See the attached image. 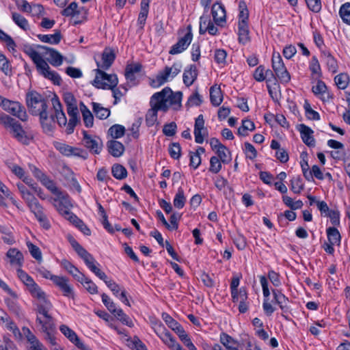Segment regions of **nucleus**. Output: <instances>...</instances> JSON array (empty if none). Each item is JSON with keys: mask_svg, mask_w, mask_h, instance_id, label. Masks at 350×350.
<instances>
[{"mask_svg": "<svg viewBox=\"0 0 350 350\" xmlns=\"http://www.w3.org/2000/svg\"><path fill=\"white\" fill-rule=\"evenodd\" d=\"M198 76V72L195 66H189L183 72V82L187 86L191 85Z\"/></svg>", "mask_w": 350, "mask_h": 350, "instance_id": "31", "label": "nucleus"}, {"mask_svg": "<svg viewBox=\"0 0 350 350\" xmlns=\"http://www.w3.org/2000/svg\"><path fill=\"white\" fill-rule=\"evenodd\" d=\"M275 301L280 306L281 309L287 308L288 298L279 290H272Z\"/></svg>", "mask_w": 350, "mask_h": 350, "instance_id": "41", "label": "nucleus"}, {"mask_svg": "<svg viewBox=\"0 0 350 350\" xmlns=\"http://www.w3.org/2000/svg\"><path fill=\"white\" fill-rule=\"evenodd\" d=\"M185 202L186 197L185 196L184 191L181 187H179L174 198V206L176 208L180 209L185 206Z\"/></svg>", "mask_w": 350, "mask_h": 350, "instance_id": "44", "label": "nucleus"}, {"mask_svg": "<svg viewBox=\"0 0 350 350\" xmlns=\"http://www.w3.org/2000/svg\"><path fill=\"white\" fill-rule=\"evenodd\" d=\"M255 129V125L253 122L250 120H243L241 126L238 129L237 134L239 136L245 137L248 135L249 131Z\"/></svg>", "mask_w": 350, "mask_h": 350, "instance_id": "37", "label": "nucleus"}, {"mask_svg": "<svg viewBox=\"0 0 350 350\" xmlns=\"http://www.w3.org/2000/svg\"><path fill=\"white\" fill-rule=\"evenodd\" d=\"M238 36L239 43L245 45L250 41L247 23H238Z\"/></svg>", "mask_w": 350, "mask_h": 350, "instance_id": "32", "label": "nucleus"}, {"mask_svg": "<svg viewBox=\"0 0 350 350\" xmlns=\"http://www.w3.org/2000/svg\"><path fill=\"white\" fill-rule=\"evenodd\" d=\"M219 340L227 350H243L241 344L226 333L220 334Z\"/></svg>", "mask_w": 350, "mask_h": 350, "instance_id": "27", "label": "nucleus"}, {"mask_svg": "<svg viewBox=\"0 0 350 350\" xmlns=\"http://www.w3.org/2000/svg\"><path fill=\"white\" fill-rule=\"evenodd\" d=\"M36 216L37 219L39 221L40 224L45 229H49L50 228V223L43 211V208L41 205L37 206L33 210L31 211Z\"/></svg>", "mask_w": 350, "mask_h": 350, "instance_id": "35", "label": "nucleus"}, {"mask_svg": "<svg viewBox=\"0 0 350 350\" xmlns=\"http://www.w3.org/2000/svg\"><path fill=\"white\" fill-rule=\"evenodd\" d=\"M51 103L54 115L49 116L46 111L39 115L42 129L46 133H50L53 131L55 123V118L57 119V122L60 126H68L67 119L63 111L62 105L56 96L51 98Z\"/></svg>", "mask_w": 350, "mask_h": 350, "instance_id": "5", "label": "nucleus"}, {"mask_svg": "<svg viewBox=\"0 0 350 350\" xmlns=\"http://www.w3.org/2000/svg\"><path fill=\"white\" fill-rule=\"evenodd\" d=\"M342 20L350 25V3L343 4L339 11Z\"/></svg>", "mask_w": 350, "mask_h": 350, "instance_id": "54", "label": "nucleus"}, {"mask_svg": "<svg viewBox=\"0 0 350 350\" xmlns=\"http://www.w3.org/2000/svg\"><path fill=\"white\" fill-rule=\"evenodd\" d=\"M204 148L200 147L198 148L196 152H190V165L192 166L194 169L198 167V166L201 163V158L200 154L204 152Z\"/></svg>", "mask_w": 350, "mask_h": 350, "instance_id": "42", "label": "nucleus"}, {"mask_svg": "<svg viewBox=\"0 0 350 350\" xmlns=\"http://www.w3.org/2000/svg\"><path fill=\"white\" fill-rule=\"evenodd\" d=\"M269 72H271L270 70H265L263 66H258L254 72L253 77L258 82L263 81Z\"/></svg>", "mask_w": 350, "mask_h": 350, "instance_id": "51", "label": "nucleus"}, {"mask_svg": "<svg viewBox=\"0 0 350 350\" xmlns=\"http://www.w3.org/2000/svg\"><path fill=\"white\" fill-rule=\"evenodd\" d=\"M244 146L247 158L251 160L254 159L257 157V151L254 146L249 142H245Z\"/></svg>", "mask_w": 350, "mask_h": 350, "instance_id": "64", "label": "nucleus"}, {"mask_svg": "<svg viewBox=\"0 0 350 350\" xmlns=\"http://www.w3.org/2000/svg\"><path fill=\"white\" fill-rule=\"evenodd\" d=\"M92 107L96 116L99 119H106L110 115V111L107 108L101 106L99 103H92Z\"/></svg>", "mask_w": 350, "mask_h": 350, "instance_id": "39", "label": "nucleus"}, {"mask_svg": "<svg viewBox=\"0 0 350 350\" xmlns=\"http://www.w3.org/2000/svg\"><path fill=\"white\" fill-rule=\"evenodd\" d=\"M83 120L86 127L90 128L94 124V117L91 111L83 103L81 104Z\"/></svg>", "mask_w": 350, "mask_h": 350, "instance_id": "38", "label": "nucleus"}, {"mask_svg": "<svg viewBox=\"0 0 350 350\" xmlns=\"http://www.w3.org/2000/svg\"><path fill=\"white\" fill-rule=\"evenodd\" d=\"M102 301L105 307L108 309L110 312H115L116 307V304L110 299V297L106 294L103 293L101 295Z\"/></svg>", "mask_w": 350, "mask_h": 350, "instance_id": "62", "label": "nucleus"}, {"mask_svg": "<svg viewBox=\"0 0 350 350\" xmlns=\"http://www.w3.org/2000/svg\"><path fill=\"white\" fill-rule=\"evenodd\" d=\"M12 20L21 29L27 30L29 29V23L27 20L18 13H12Z\"/></svg>", "mask_w": 350, "mask_h": 350, "instance_id": "52", "label": "nucleus"}, {"mask_svg": "<svg viewBox=\"0 0 350 350\" xmlns=\"http://www.w3.org/2000/svg\"><path fill=\"white\" fill-rule=\"evenodd\" d=\"M216 153L219 159L224 163H227L230 161V154L228 149L225 146H221L219 149L216 150Z\"/></svg>", "mask_w": 350, "mask_h": 350, "instance_id": "50", "label": "nucleus"}, {"mask_svg": "<svg viewBox=\"0 0 350 350\" xmlns=\"http://www.w3.org/2000/svg\"><path fill=\"white\" fill-rule=\"evenodd\" d=\"M82 143L92 153L98 154L103 149V142L100 137L89 134L83 131Z\"/></svg>", "mask_w": 350, "mask_h": 350, "instance_id": "14", "label": "nucleus"}, {"mask_svg": "<svg viewBox=\"0 0 350 350\" xmlns=\"http://www.w3.org/2000/svg\"><path fill=\"white\" fill-rule=\"evenodd\" d=\"M183 68V65L180 62H174L171 66H165V68L160 71L156 78L151 82V85L154 88H158L166 82L172 80L178 75Z\"/></svg>", "mask_w": 350, "mask_h": 350, "instance_id": "6", "label": "nucleus"}, {"mask_svg": "<svg viewBox=\"0 0 350 350\" xmlns=\"http://www.w3.org/2000/svg\"><path fill=\"white\" fill-rule=\"evenodd\" d=\"M334 81L338 88L344 90L349 85V77L346 73H340L335 77Z\"/></svg>", "mask_w": 350, "mask_h": 350, "instance_id": "48", "label": "nucleus"}, {"mask_svg": "<svg viewBox=\"0 0 350 350\" xmlns=\"http://www.w3.org/2000/svg\"><path fill=\"white\" fill-rule=\"evenodd\" d=\"M64 100L67 107V113L70 116V120L67 126V133L70 134L73 132L79 115L77 107V101L72 94L65 92L64 94Z\"/></svg>", "mask_w": 350, "mask_h": 350, "instance_id": "8", "label": "nucleus"}, {"mask_svg": "<svg viewBox=\"0 0 350 350\" xmlns=\"http://www.w3.org/2000/svg\"><path fill=\"white\" fill-rule=\"evenodd\" d=\"M57 197L53 199V205L58 211V212L66 216L68 219L69 217L72 214L70 212V209L72 207V204L68 196V195L60 192L57 193Z\"/></svg>", "mask_w": 350, "mask_h": 350, "instance_id": "13", "label": "nucleus"}, {"mask_svg": "<svg viewBox=\"0 0 350 350\" xmlns=\"http://www.w3.org/2000/svg\"><path fill=\"white\" fill-rule=\"evenodd\" d=\"M188 29L189 31L184 35V36L180 38L178 42L172 46L170 50V54H179L186 50L189 45L191 44L193 38V34L189 27Z\"/></svg>", "mask_w": 350, "mask_h": 350, "instance_id": "15", "label": "nucleus"}, {"mask_svg": "<svg viewBox=\"0 0 350 350\" xmlns=\"http://www.w3.org/2000/svg\"><path fill=\"white\" fill-rule=\"evenodd\" d=\"M61 265L77 281H82V280L84 278V275L81 273L79 269L68 260H62Z\"/></svg>", "mask_w": 350, "mask_h": 350, "instance_id": "30", "label": "nucleus"}, {"mask_svg": "<svg viewBox=\"0 0 350 350\" xmlns=\"http://www.w3.org/2000/svg\"><path fill=\"white\" fill-rule=\"evenodd\" d=\"M212 14L217 25H221L226 21V10L221 4L215 3L213 5Z\"/></svg>", "mask_w": 350, "mask_h": 350, "instance_id": "28", "label": "nucleus"}, {"mask_svg": "<svg viewBox=\"0 0 350 350\" xmlns=\"http://www.w3.org/2000/svg\"><path fill=\"white\" fill-rule=\"evenodd\" d=\"M271 63L272 68L280 81L282 83H288L291 80V75L286 70L282 57L279 53H273Z\"/></svg>", "mask_w": 350, "mask_h": 350, "instance_id": "11", "label": "nucleus"}, {"mask_svg": "<svg viewBox=\"0 0 350 350\" xmlns=\"http://www.w3.org/2000/svg\"><path fill=\"white\" fill-rule=\"evenodd\" d=\"M10 129L12 135L24 144H28L32 139V135L24 131L21 125L16 121L14 122Z\"/></svg>", "mask_w": 350, "mask_h": 350, "instance_id": "17", "label": "nucleus"}, {"mask_svg": "<svg viewBox=\"0 0 350 350\" xmlns=\"http://www.w3.org/2000/svg\"><path fill=\"white\" fill-rule=\"evenodd\" d=\"M8 167L10 169V170L18 178L23 180V181L31 187L33 186V180L28 176L26 175V173L23 168H22L21 166L18 165L16 163L8 162L7 163Z\"/></svg>", "mask_w": 350, "mask_h": 350, "instance_id": "24", "label": "nucleus"}, {"mask_svg": "<svg viewBox=\"0 0 350 350\" xmlns=\"http://www.w3.org/2000/svg\"><path fill=\"white\" fill-rule=\"evenodd\" d=\"M86 290L91 294H96L98 292L96 285L90 279L84 275V278L82 281H79Z\"/></svg>", "mask_w": 350, "mask_h": 350, "instance_id": "57", "label": "nucleus"}, {"mask_svg": "<svg viewBox=\"0 0 350 350\" xmlns=\"http://www.w3.org/2000/svg\"><path fill=\"white\" fill-rule=\"evenodd\" d=\"M95 78L92 85L97 88L109 90V88H116L118 83V79L116 75H108L103 70L96 69Z\"/></svg>", "mask_w": 350, "mask_h": 350, "instance_id": "10", "label": "nucleus"}, {"mask_svg": "<svg viewBox=\"0 0 350 350\" xmlns=\"http://www.w3.org/2000/svg\"><path fill=\"white\" fill-rule=\"evenodd\" d=\"M115 59V54L110 49H106L103 52L100 59H96L97 69L107 70Z\"/></svg>", "mask_w": 350, "mask_h": 350, "instance_id": "21", "label": "nucleus"}, {"mask_svg": "<svg viewBox=\"0 0 350 350\" xmlns=\"http://www.w3.org/2000/svg\"><path fill=\"white\" fill-rule=\"evenodd\" d=\"M17 276L26 286L31 296L37 299L38 301L44 300L47 297L42 289L36 283L33 278L25 271L21 269H17Z\"/></svg>", "mask_w": 350, "mask_h": 350, "instance_id": "7", "label": "nucleus"}, {"mask_svg": "<svg viewBox=\"0 0 350 350\" xmlns=\"http://www.w3.org/2000/svg\"><path fill=\"white\" fill-rule=\"evenodd\" d=\"M181 148L178 143H172L169 146V153L174 159H178L180 157Z\"/></svg>", "mask_w": 350, "mask_h": 350, "instance_id": "60", "label": "nucleus"}, {"mask_svg": "<svg viewBox=\"0 0 350 350\" xmlns=\"http://www.w3.org/2000/svg\"><path fill=\"white\" fill-rule=\"evenodd\" d=\"M4 110L17 117L23 122L27 120V114L26 111L18 102L9 100L8 102H6V105L4 108Z\"/></svg>", "mask_w": 350, "mask_h": 350, "instance_id": "18", "label": "nucleus"}, {"mask_svg": "<svg viewBox=\"0 0 350 350\" xmlns=\"http://www.w3.org/2000/svg\"><path fill=\"white\" fill-rule=\"evenodd\" d=\"M18 189L21 193L22 198L26 202L27 206L31 211L39 206V204L37 199L27 189V188L22 183H17L16 185Z\"/></svg>", "mask_w": 350, "mask_h": 350, "instance_id": "19", "label": "nucleus"}, {"mask_svg": "<svg viewBox=\"0 0 350 350\" xmlns=\"http://www.w3.org/2000/svg\"><path fill=\"white\" fill-rule=\"evenodd\" d=\"M248 10L244 2L239 3V23H247L248 20Z\"/></svg>", "mask_w": 350, "mask_h": 350, "instance_id": "56", "label": "nucleus"}, {"mask_svg": "<svg viewBox=\"0 0 350 350\" xmlns=\"http://www.w3.org/2000/svg\"><path fill=\"white\" fill-rule=\"evenodd\" d=\"M322 60L326 64L329 72L335 73L338 71V66L336 59L327 51H323L321 53Z\"/></svg>", "mask_w": 350, "mask_h": 350, "instance_id": "29", "label": "nucleus"}, {"mask_svg": "<svg viewBox=\"0 0 350 350\" xmlns=\"http://www.w3.org/2000/svg\"><path fill=\"white\" fill-rule=\"evenodd\" d=\"M24 52L32 59L36 64L38 72L45 78L50 79L54 84L59 85L61 83V77L55 71L51 70L49 64L42 58L43 50L36 48L30 45H25Z\"/></svg>", "mask_w": 350, "mask_h": 350, "instance_id": "4", "label": "nucleus"}, {"mask_svg": "<svg viewBox=\"0 0 350 350\" xmlns=\"http://www.w3.org/2000/svg\"><path fill=\"white\" fill-rule=\"evenodd\" d=\"M291 189L295 193H299L304 189V185L299 177H293L291 180Z\"/></svg>", "mask_w": 350, "mask_h": 350, "instance_id": "58", "label": "nucleus"}, {"mask_svg": "<svg viewBox=\"0 0 350 350\" xmlns=\"http://www.w3.org/2000/svg\"><path fill=\"white\" fill-rule=\"evenodd\" d=\"M221 161L217 157H212L210 159L209 170L214 173H218L221 169Z\"/></svg>", "mask_w": 350, "mask_h": 350, "instance_id": "59", "label": "nucleus"}, {"mask_svg": "<svg viewBox=\"0 0 350 350\" xmlns=\"http://www.w3.org/2000/svg\"><path fill=\"white\" fill-rule=\"evenodd\" d=\"M0 40L5 43L9 51H14L15 47V43L12 38L0 30Z\"/></svg>", "mask_w": 350, "mask_h": 350, "instance_id": "61", "label": "nucleus"}, {"mask_svg": "<svg viewBox=\"0 0 350 350\" xmlns=\"http://www.w3.org/2000/svg\"><path fill=\"white\" fill-rule=\"evenodd\" d=\"M27 247L31 256L38 262L42 261V254L40 249L30 241L27 242Z\"/></svg>", "mask_w": 350, "mask_h": 350, "instance_id": "49", "label": "nucleus"}, {"mask_svg": "<svg viewBox=\"0 0 350 350\" xmlns=\"http://www.w3.org/2000/svg\"><path fill=\"white\" fill-rule=\"evenodd\" d=\"M107 148L109 152L115 157H120L124 151L122 144L116 140L108 142Z\"/></svg>", "mask_w": 350, "mask_h": 350, "instance_id": "33", "label": "nucleus"}, {"mask_svg": "<svg viewBox=\"0 0 350 350\" xmlns=\"http://www.w3.org/2000/svg\"><path fill=\"white\" fill-rule=\"evenodd\" d=\"M112 314L123 324H125L129 327L133 326V323L131 319L123 312L121 308H117L115 312H112Z\"/></svg>", "mask_w": 350, "mask_h": 350, "instance_id": "47", "label": "nucleus"}, {"mask_svg": "<svg viewBox=\"0 0 350 350\" xmlns=\"http://www.w3.org/2000/svg\"><path fill=\"white\" fill-rule=\"evenodd\" d=\"M232 301L239 303L247 301V293L244 288H241L235 294H232Z\"/></svg>", "mask_w": 350, "mask_h": 350, "instance_id": "55", "label": "nucleus"}, {"mask_svg": "<svg viewBox=\"0 0 350 350\" xmlns=\"http://www.w3.org/2000/svg\"><path fill=\"white\" fill-rule=\"evenodd\" d=\"M183 94L180 92H173L170 88L154 93L150 98L151 108L146 116L148 126H152L157 120L158 111L165 112L170 107L178 109L180 107Z\"/></svg>", "mask_w": 350, "mask_h": 350, "instance_id": "1", "label": "nucleus"}, {"mask_svg": "<svg viewBox=\"0 0 350 350\" xmlns=\"http://www.w3.org/2000/svg\"><path fill=\"white\" fill-rule=\"evenodd\" d=\"M309 69L312 75L317 77H321L322 75L321 66L316 56H313L309 63Z\"/></svg>", "mask_w": 350, "mask_h": 350, "instance_id": "45", "label": "nucleus"}, {"mask_svg": "<svg viewBox=\"0 0 350 350\" xmlns=\"http://www.w3.org/2000/svg\"><path fill=\"white\" fill-rule=\"evenodd\" d=\"M109 132L113 138L117 139L124 135L125 128L120 124H115L109 128Z\"/></svg>", "mask_w": 350, "mask_h": 350, "instance_id": "53", "label": "nucleus"}, {"mask_svg": "<svg viewBox=\"0 0 350 350\" xmlns=\"http://www.w3.org/2000/svg\"><path fill=\"white\" fill-rule=\"evenodd\" d=\"M27 105L29 112L34 116H39L47 109L44 98L36 92H31L27 95Z\"/></svg>", "mask_w": 350, "mask_h": 350, "instance_id": "9", "label": "nucleus"}, {"mask_svg": "<svg viewBox=\"0 0 350 350\" xmlns=\"http://www.w3.org/2000/svg\"><path fill=\"white\" fill-rule=\"evenodd\" d=\"M61 332L72 343H74L79 349L81 350H87L86 346L82 342L76 333L66 325H62L59 327Z\"/></svg>", "mask_w": 350, "mask_h": 350, "instance_id": "22", "label": "nucleus"}, {"mask_svg": "<svg viewBox=\"0 0 350 350\" xmlns=\"http://www.w3.org/2000/svg\"><path fill=\"white\" fill-rule=\"evenodd\" d=\"M202 101V100L201 96L197 92H196L191 94L189 97L187 102V105L189 107L198 106L200 105Z\"/></svg>", "mask_w": 350, "mask_h": 350, "instance_id": "63", "label": "nucleus"}, {"mask_svg": "<svg viewBox=\"0 0 350 350\" xmlns=\"http://www.w3.org/2000/svg\"><path fill=\"white\" fill-rule=\"evenodd\" d=\"M6 258L10 264L20 269L24 262V257L22 252L17 248L12 247L8 250L6 253Z\"/></svg>", "mask_w": 350, "mask_h": 350, "instance_id": "23", "label": "nucleus"}, {"mask_svg": "<svg viewBox=\"0 0 350 350\" xmlns=\"http://www.w3.org/2000/svg\"><path fill=\"white\" fill-rule=\"evenodd\" d=\"M54 278L53 283L62 295L68 299H74L75 297V289L70 280L67 277L61 275H57Z\"/></svg>", "mask_w": 350, "mask_h": 350, "instance_id": "12", "label": "nucleus"}, {"mask_svg": "<svg viewBox=\"0 0 350 350\" xmlns=\"http://www.w3.org/2000/svg\"><path fill=\"white\" fill-rule=\"evenodd\" d=\"M210 98L213 105L219 106L221 104L223 97L219 86L213 85L210 88Z\"/></svg>", "mask_w": 350, "mask_h": 350, "instance_id": "36", "label": "nucleus"}, {"mask_svg": "<svg viewBox=\"0 0 350 350\" xmlns=\"http://www.w3.org/2000/svg\"><path fill=\"white\" fill-rule=\"evenodd\" d=\"M327 235L329 242L332 245H338L340 242V235L338 230L334 228L330 227L327 229Z\"/></svg>", "mask_w": 350, "mask_h": 350, "instance_id": "43", "label": "nucleus"}, {"mask_svg": "<svg viewBox=\"0 0 350 350\" xmlns=\"http://www.w3.org/2000/svg\"><path fill=\"white\" fill-rule=\"evenodd\" d=\"M37 37L41 42L51 44H57L62 39L61 33L58 30H55L53 34H38Z\"/></svg>", "mask_w": 350, "mask_h": 350, "instance_id": "34", "label": "nucleus"}, {"mask_svg": "<svg viewBox=\"0 0 350 350\" xmlns=\"http://www.w3.org/2000/svg\"><path fill=\"white\" fill-rule=\"evenodd\" d=\"M206 31L209 34L215 36L217 33L218 29L212 22L210 16L204 14L200 18L199 33L204 34Z\"/></svg>", "mask_w": 350, "mask_h": 350, "instance_id": "20", "label": "nucleus"}, {"mask_svg": "<svg viewBox=\"0 0 350 350\" xmlns=\"http://www.w3.org/2000/svg\"><path fill=\"white\" fill-rule=\"evenodd\" d=\"M70 243L78 255L84 260L85 265L100 280H103L108 288L113 292V295L118 297L122 302L126 306H130L125 290L122 288L113 280L108 278L107 275L98 268L99 264L94 258L77 241L71 239Z\"/></svg>", "mask_w": 350, "mask_h": 350, "instance_id": "2", "label": "nucleus"}, {"mask_svg": "<svg viewBox=\"0 0 350 350\" xmlns=\"http://www.w3.org/2000/svg\"><path fill=\"white\" fill-rule=\"evenodd\" d=\"M51 308L52 304L47 297L44 300L38 301L36 322L40 325V330L45 334V340L53 342L55 324L53 317L49 314Z\"/></svg>", "mask_w": 350, "mask_h": 350, "instance_id": "3", "label": "nucleus"}, {"mask_svg": "<svg viewBox=\"0 0 350 350\" xmlns=\"http://www.w3.org/2000/svg\"><path fill=\"white\" fill-rule=\"evenodd\" d=\"M69 220L73 223L85 235H90V230L87 226L79 219L76 215H72L69 217Z\"/></svg>", "mask_w": 350, "mask_h": 350, "instance_id": "46", "label": "nucleus"}, {"mask_svg": "<svg viewBox=\"0 0 350 350\" xmlns=\"http://www.w3.org/2000/svg\"><path fill=\"white\" fill-rule=\"evenodd\" d=\"M111 173L118 180L124 179L127 176V170L120 164H114L111 167Z\"/></svg>", "mask_w": 350, "mask_h": 350, "instance_id": "40", "label": "nucleus"}, {"mask_svg": "<svg viewBox=\"0 0 350 350\" xmlns=\"http://www.w3.org/2000/svg\"><path fill=\"white\" fill-rule=\"evenodd\" d=\"M299 131L300 132L301 138L304 144L310 147L315 146V140L313 137V131L305 124L299 126Z\"/></svg>", "mask_w": 350, "mask_h": 350, "instance_id": "26", "label": "nucleus"}, {"mask_svg": "<svg viewBox=\"0 0 350 350\" xmlns=\"http://www.w3.org/2000/svg\"><path fill=\"white\" fill-rule=\"evenodd\" d=\"M312 90L314 95L323 102L329 101L331 98V95L327 90V87L321 80L317 81L316 85L312 87Z\"/></svg>", "mask_w": 350, "mask_h": 350, "instance_id": "25", "label": "nucleus"}, {"mask_svg": "<svg viewBox=\"0 0 350 350\" xmlns=\"http://www.w3.org/2000/svg\"><path fill=\"white\" fill-rule=\"evenodd\" d=\"M38 48L43 50L42 55L46 56L51 65L59 66L62 64L63 56L57 51L42 45H38Z\"/></svg>", "mask_w": 350, "mask_h": 350, "instance_id": "16", "label": "nucleus"}]
</instances>
